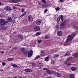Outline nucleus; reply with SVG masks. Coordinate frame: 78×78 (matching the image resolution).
Here are the masks:
<instances>
[{
	"label": "nucleus",
	"mask_w": 78,
	"mask_h": 78,
	"mask_svg": "<svg viewBox=\"0 0 78 78\" xmlns=\"http://www.w3.org/2000/svg\"><path fill=\"white\" fill-rule=\"evenodd\" d=\"M75 34V33L73 32L72 34H71L70 35L68 36L67 39L66 40V42L64 44V46L69 45L70 44L69 41H71V40L73 39Z\"/></svg>",
	"instance_id": "obj_1"
},
{
	"label": "nucleus",
	"mask_w": 78,
	"mask_h": 78,
	"mask_svg": "<svg viewBox=\"0 0 78 78\" xmlns=\"http://www.w3.org/2000/svg\"><path fill=\"white\" fill-rule=\"evenodd\" d=\"M66 21L67 20L65 19L61 20V27H64L66 25Z\"/></svg>",
	"instance_id": "obj_2"
},
{
	"label": "nucleus",
	"mask_w": 78,
	"mask_h": 78,
	"mask_svg": "<svg viewBox=\"0 0 78 78\" xmlns=\"http://www.w3.org/2000/svg\"><path fill=\"white\" fill-rule=\"evenodd\" d=\"M5 20L3 19L0 20V25H5Z\"/></svg>",
	"instance_id": "obj_3"
},
{
	"label": "nucleus",
	"mask_w": 78,
	"mask_h": 78,
	"mask_svg": "<svg viewBox=\"0 0 78 78\" xmlns=\"http://www.w3.org/2000/svg\"><path fill=\"white\" fill-rule=\"evenodd\" d=\"M4 9L6 11H11L12 10V9L11 7L8 6H6L4 8Z\"/></svg>",
	"instance_id": "obj_4"
},
{
	"label": "nucleus",
	"mask_w": 78,
	"mask_h": 78,
	"mask_svg": "<svg viewBox=\"0 0 78 78\" xmlns=\"http://www.w3.org/2000/svg\"><path fill=\"white\" fill-rule=\"evenodd\" d=\"M34 30L35 31H39L41 30V28L39 26H35L34 28Z\"/></svg>",
	"instance_id": "obj_5"
},
{
	"label": "nucleus",
	"mask_w": 78,
	"mask_h": 78,
	"mask_svg": "<svg viewBox=\"0 0 78 78\" xmlns=\"http://www.w3.org/2000/svg\"><path fill=\"white\" fill-rule=\"evenodd\" d=\"M33 51L32 50H30L28 52V56L29 58H30L33 55Z\"/></svg>",
	"instance_id": "obj_6"
},
{
	"label": "nucleus",
	"mask_w": 78,
	"mask_h": 78,
	"mask_svg": "<svg viewBox=\"0 0 78 78\" xmlns=\"http://www.w3.org/2000/svg\"><path fill=\"white\" fill-rule=\"evenodd\" d=\"M28 20L29 22H32L33 20V17L31 15H30L28 16Z\"/></svg>",
	"instance_id": "obj_7"
},
{
	"label": "nucleus",
	"mask_w": 78,
	"mask_h": 78,
	"mask_svg": "<svg viewBox=\"0 0 78 78\" xmlns=\"http://www.w3.org/2000/svg\"><path fill=\"white\" fill-rule=\"evenodd\" d=\"M35 23L37 25H39L41 23V21L40 19H37Z\"/></svg>",
	"instance_id": "obj_8"
},
{
	"label": "nucleus",
	"mask_w": 78,
	"mask_h": 78,
	"mask_svg": "<svg viewBox=\"0 0 78 78\" xmlns=\"http://www.w3.org/2000/svg\"><path fill=\"white\" fill-rule=\"evenodd\" d=\"M57 34L58 36H61L62 35V31H58L57 32Z\"/></svg>",
	"instance_id": "obj_9"
},
{
	"label": "nucleus",
	"mask_w": 78,
	"mask_h": 78,
	"mask_svg": "<svg viewBox=\"0 0 78 78\" xmlns=\"http://www.w3.org/2000/svg\"><path fill=\"white\" fill-rule=\"evenodd\" d=\"M36 64H37V67H38L41 68L43 66L42 64H41L40 62H37L36 63Z\"/></svg>",
	"instance_id": "obj_10"
},
{
	"label": "nucleus",
	"mask_w": 78,
	"mask_h": 78,
	"mask_svg": "<svg viewBox=\"0 0 78 78\" xmlns=\"http://www.w3.org/2000/svg\"><path fill=\"white\" fill-rule=\"evenodd\" d=\"M54 74L55 76H58V77H60L61 76V74H59L57 72H55L54 73Z\"/></svg>",
	"instance_id": "obj_11"
},
{
	"label": "nucleus",
	"mask_w": 78,
	"mask_h": 78,
	"mask_svg": "<svg viewBox=\"0 0 78 78\" xmlns=\"http://www.w3.org/2000/svg\"><path fill=\"white\" fill-rule=\"evenodd\" d=\"M70 69L72 71H75V70H77V68L75 67H71L70 68Z\"/></svg>",
	"instance_id": "obj_12"
},
{
	"label": "nucleus",
	"mask_w": 78,
	"mask_h": 78,
	"mask_svg": "<svg viewBox=\"0 0 78 78\" xmlns=\"http://www.w3.org/2000/svg\"><path fill=\"white\" fill-rule=\"evenodd\" d=\"M50 35L49 34H48L47 35H45L44 36H43V38H44L45 39H48V38H50Z\"/></svg>",
	"instance_id": "obj_13"
},
{
	"label": "nucleus",
	"mask_w": 78,
	"mask_h": 78,
	"mask_svg": "<svg viewBox=\"0 0 78 78\" xmlns=\"http://www.w3.org/2000/svg\"><path fill=\"white\" fill-rule=\"evenodd\" d=\"M12 3H19L20 2V0H12Z\"/></svg>",
	"instance_id": "obj_14"
},
{
	"label": "nucleus",
	"mask_w": 78,
	"mask_h": 78,
	"mask_svg": "<svg viewBox=\"0 0 78 78\" xmlns=\"http://www.w3.org/2000/svg\"><path fill=\"white\" fill-rule=\"evenodd\" d=\"M25 71L27 72H31L33 71V70L31 69H25Z\"/></svg>",
	"instance_id": "obj_15"
},
{
	"label": "nucleus",
	"mask_w": 78,
	"mask_h": 78,
	"mask_svg": "<svg viewBox=\"0 0 78 78\" xmlns=\"http://www.w3.org/2000/svg\"><path fill=\"white\" fill-rule=\"evenodd\" d=\"M65 65H66V66H72V64L70 63H68L67 62H66V61H65Z\"/></svg>",
	"instance_id": "obj_16"
},
{
	"label": "nucleus",
	"mask_w": 78,
	"mask_h": 78,
	"mask_svg": "<svg viewBox=\"0 0 78 78\" xmlns=\"http://www.w3.org/2000/svg\"><path fill=\"white\" fill-rule=\"evenodd\" d=\"M73 56L74 57V58H78V53H75L73 55Z\"/></svg>",
	"instance_id": "obj_17"
},
{
	"label": "nucleus",
	"mask_w": 78,
	"mask_h": 78,
	"mask_svg": "<svg viewBox=\"0 0 78 78\" xmlns=\"http://www.w3.org/2000/svg\"><path fill=\"white\" fill-rule=\"evenodd\" d=\"M70 78H75V76L74 74H71L69 76Z\"/></svg>",
	"instance_id": "obj_18"
},
{
	"label": "nucleus",
	"mask_w": 78,
	"mask_h": 78,
	"mask_svg": "<svg viewBox=\"0 0 78 78\" xmlns=\"http://www.w3.org/2000/svg\"><path fill=\"white\" fill-rule=\"evenodd\" d=\"M45 55V52H43L41 55V56H44Z\"/></svg>",
	"instance_id": "obj_19"
},
{
	"label": "nucleus",
	"mask_w": 78,
	"mask_h": 78,
	"mask_svg": "<svg viewBox=\"0 0 78 78\" xmlns=\"http://www.w3.org/2000/svg\"><path fill=\"white\" fill-rule=\"evenodd\" d=\"M5 15V12H2L1 14V17H4Z\"/></svg>",
	"instance_id": "obj_20"
},
{
	"label": "nucleus",
	"mask_w": 78,
	"mask_h": 78,
	"mask_svg": "<svg viewBox=\"0 0 78 78\" xmlns=\"http://www.w3.org/2000/svg\"><path fill=\"white\" fill-rule=\"evenodd\" d=\"M70 55V53L69 52H67L66 54L64 56H69Z\"/></svg>",
	"instance_id": "obj_21"
},
{
	"label": "nucleus",
	"mask_w": 78,
	"mask_h": 78,
	"mask_svg": "<svg viewBox=\"0 0 78 78\" xmlns=\"http://www.w3.org/2000/svg\"><path fill=\"white\" fill-rule=\"evenodd\" d=\"M26 14V12H24L23 14H22L20 16V17H23V16H25Z\"/></svg>",
	"instance_id": "obj_22"
},
{
	"label": "nucleus",
	"mask_w": 78,
	"mask_h": 78,
	"mask_svg": "<svg viewBox=\"0 0 78 78\" xmlns=\"http://www.w3.org/2000/svg\"><path fill=\"white\" fill-rule=\"evenodd\" d=\"M41 34V32H37V33L36 34V36H39V35H40V34Z\"/></svg>",
	"instance_id": "obj_23"
},
{
	"label": "nucleus",
	"mask_w": 78,
	"mask_h": 78,
	"mask_svg": "<svg viewBox=\"0 0 78 78\" xmlns=\"http://www.w3.org/2000/svg\"><path fill=\"white\" fill-rule=\"evenodd\" d=\"M12 66L13 67H17V66L15 64H12Z\"/></svg>",
	"instance_id": "obj_24"
},
{
	"label": "nucleus",
	"mask_w": 78,
	"mask_h": 78,
	"mask_svg": "<svg viewBox=\"0 0 78 78\" xmlns=\"http://www.w3.org/2000/svg\"><path fill=\"white\" fill-rule=\"evenodd\" d=\"M60 20H61V18H59L57 17V23H58V22H59L60 21Z\"/></svg>",
	"instance_id": "obj_25"
},
{
	"label": "nucleus",
	"mask_w": 78,
	"mask_h": 78,
	"mask_svg": "<svg viewBox=\"0 0 78 78\" xmlns=\"http://www.w3.org/2000/svg\"><path fill=\"white\" fill-rule=\"evenodd\" d=\"M56 11H59V9H59V7H57L56 8H55Z\"/></svg>",
	"instance_id": "obj_26"
},
{
	"label": "nucleus",
	"mask_w": 78,
	"mask_h": 78,
	"mask_svg": "<svg viewBox=\"0 0 78 78\" xmlns=\"http://www.w3.org/2000/svg\"><path fill=\"white\" fill-rule=\"evenodd\" d=\"M8 20L9 22L11 21V20H12V18H11V17H9L8 18Z\"/></svg>",
	"instance_id": "obj_27"
},
{
	"label": "nucleus",
	"mask_w": 78,
	"mask_h": 78,
	"mask_svg": "<svg viewBox=\"0 0 78 78\" xmlns=\"http://www.w3.org/2000/svg\"><path fill=\"white\" fill-rule=\"evenodd\" d=\"M40 56H40L39 55H37L35 58V59H39V58H40Z\"/></svg>",
	"instance_id": "obj_28"
},
{
	"label": "nucleus",
	"mask_w": 78,
	"mask_h": 78,
	"mask_svg": "<svg viewBox=\"0 0 78 78\" xmlns=\"http://www.w3.org/2000/svg\"><path fill=\"white\" fill-rule=\"evenodd\" d=\"M12 17L13 19H14V18H16V15L13 14L12 15Z\"/></svg>",
	"instance_id": "obj_29"
},
{
	"label": "nucleus",
	"mask_w": 78,
	"mask_h": 78,
	"mask_svg": "<svg viewBox=\"0 0 78 78\" xmlns=\"http://www.w3.org/2000/svg\"><path fill=\"white\" fill-rule=\"evenodd\" d=\"M51 64L53 65L55 64V62L53 60H52L51 61Z\"/></svg>",
	"instance_id": "obj_30"
},
{
	"label": "nucleus",
	"mask_w": 78,
	"mask_h": 78,
	"mask_svg": "<svg viewBox=\"0 0 78 78\" xmlns=\"http://www.w3.org/2000/svg\"><path fill=\"white\" fill-rule=\"evenodd\" d=\"M13 59H12V58H9L8 59V61H12Z\"/></svg>",
	"instance_id": "obj_31"
},
{
	"label": "nucleus",
	"mask_w": 78,
	"mask_h": 78,
	"mask_svg": "<svg viewBox=\"0 0 78 78\" xmlns=\"http://www.w3.org/2000/svg\"><path fill=\"white\" fill-rule=\"evenodd\" d=\"M46 72H47V73H50V70L48 69H46Z\"/></svg>",
	"instance_id": "obj_32"
},
{
	"label": "nucleus",
	"mask_w": 78,
	"mask_h": 78,
	"mask_svg": "<svg viewBox=\"0 0 78 78\" xmlns=\"http://www.w3.org/2000/svg\"><path fill=\"white\" fill-rule=\"evenodd\" d=\"M42 41L41 40H39L38 41V44H41V43L42 42Z\"/></svg>",
	"instance_id": "obj_33"
},
{
	"label": "nucleus",
	"mask_w": 78,
	"mask_h": 78,
	"mask_svg": "<svg viewBox=\"0 0 78 78\" xmlns=\"http://www.w3.org/2000/svg\"><path fill=\"white\" fill-rule=\"evenodd\" d=\"M45 61H48V57H47L45 58Z\"/></svg>",
	"instance_id": "obj_34"
},
{
	"label": "nucleus",
	"mask_w": 78,
	"mask_h": 78,
	"mask_svg": "<svg viewBox=\"0 0 78 78\" xmlns=\"http://www.w3.org/2000/svg\"><path fill=\"white\" fill-rule=\"evenodd\" d=\"M55 28L56 29V30H58L59 29V26L58 25L56 26L55 27Z\"/></svg>",
	"instance_id": "obj_35"
},
{
	"label": "nucleus",
	"mask_w": 78,
	"mask_h": 78,
	"mask_svg": "<svg viewBox=\"0 0 78 78\" xmlns=\"http://www.w3.org/2000/svg\"><path fill=\"white\" fill-rule=\"evenodd\" d=\"M44 5H45V4H44V5H42V8H46V7H47V6H44Z\"/></svg>",
	"instance_id": "obj_36"
},
{
	"label": "nucleus",
	"mask_w": 78,
	"mask_h": 78,
	"mask_svg": "<svg viewBox=\"0 0 78 78\" xmlns=\"http://www.w3.org/2000/svg\"><path fill=\"white\" fill-rule=\"evenodd\" d=\"M61 20H63V16L62 15H61L60 17Z\"/></svg>",
	"instance_id": "obj_37"
},
{
	"label": "nucleus",
	"mask_w": 78,
	"mask_h": 78,
	"mask_svg": "<svg viewBox=\"0 0 78 78\" xmlns=\"http://www.w3.org/2000/svg\"><path fill=\"white\" fill-rule=\"evenodd\" d=\"M22 51H23L25 50V49L23 48H22L21 49Z\"/></svg>",
	"instance_id": "obj_38"
},
{
	"label": "nucleus",
	"mask_w": 78,
	"mask_h": 78,
	"mask_svg": "<svg viewBox=\"0 0 78 78\" xmlns=\"http://www.w3.org/2000/svg\"><path fill=\"white\" fill-rule=\"evenodd\" d=\"M58 55L57 54V55H54V57L55 58H57V57H58Z\"/></svg>",
	"instance_id": "obj_39"
},
{
	"label": "nucleus",
	"mask_w": 78,
	"mask_h": 78,
	"mask_svg": "<svg viewBox=\"0 0 78 78\" xmlns=\"http://www.w3.org/2000/svg\"><path fill=\"white\" fill-rule=\"evenodd\" d=\"M2 64L3 66H5L6 65V63L3 62L2 63Z\"/></svg>",
	"instance_id": "obj_40"
},
{
	"label": "nucleus",
	"mask_w": 78,
	"mask_h": 78,
	"mask_svg": "<svg viewBox=\"0 0 78 78\" xmlns=\"http://www.w3.org/2000/svg\"><path fill=\"white\" fill-rule=\"evenodd\" d=\"M47 11H48V10H47V9H45L44 10V13H46Z\"/></svg>",
	"instance_id": "obj_41"
},
{
	"label": "nucleus",
	"mask_w": 78,
	"mask_h": 78,
	"mask_svg": "<svg viewBox=\"0 0 78 78\" xmlns=\"http://www.w3.org/2000/svg\"><path fill=\"white\" fill-rule=\"evenodd\" d=\"M41 1L44 3H46V1L45 0H41Z\"/></svg>",
	"instance_id": "obj_42"
},
{
	"label": "nucleus",
	"mask_w": 78,
	"mask_h": 78,
	"mask_svg": "<svg viewBox=\"0 0 78 78\" xmlns=\"http://www.w3.org/2000/svg\"><path fill=\"white\" fill-rule=\"evenodd\" d=\"M21 10L22 12H24V11H25V9H22Z\"/></svg>",
	"instance_id": "obj_43"
},
{
	"label": "nucleus",
	"mask_w": 78,
	"mask_h": 78,
	"mask_svg": "<svg viewBox=\"0 0 78 78\" xmlns=\"http://www.w3.org/2000/svg\"><path fill=\"white\" fill-rule=\"evenodd\" d=\"M38 5H41V2H38Z\"/></svg>",
	"instance_id": "obj_44"
},
{
	"label": "nucleus",
	"mask_w": 78,
	"mask_h": 78,
	"mask_svg": "<svg viewBox=\"0 0 78 78\" xmlns=\"http://www.w3.org/2000/svg\"><path fill=\"white\" fill-rule=\"evenodd\" d=\"M60 1L61 3H62V2H63L64 0H60Z\"/></svg>",
	"instance_id": "obj_45"
},
{
	"label": "nucleus",
	"mask_w": 78,
	"mask_h": 78,
	"mask_svg": "<svg viewBox=\"0 0 78 78\" xmlns=\"http://www.w3.org/2000/svg\"><path fill=\"white\" fill-rule=\"evenodd\" d=\"M46 78H52V77H51V76H49L48 77H46Z\"/></svg>",
	"instance_id": "obj_46"
},
{
	"label": "nucleus",
	"mask_w": 78,
	"mask_h": 78,
	"mask_svg": "<svg viewBox=\"0 0 78 78\" xmlns=\"http://www.w3.org/2000/svg\"><path fill=\"white\" fill-rule=\"evenodd\" d=\"M13 8L15 9H17V8L15 6H14L13 7Z\"/></svg>",
	"instance_id": "obj_47"
},
{
	"label": "nucleus",
	"mask_w": 78,
	"mask_h": 78,
	"mask_svg": "<svg viewBox=\"0 0 78 78\" xmlns=\"http://www.w3.org/2000/svg\"><path fill=\"white\" fill-rule=\"evenodd\" d=\"M43 70H47V68H43Z\"/></svg>",
	"instance_id": "obj_48"
},
{
	"label": "nucleus",
	"mask_w": 78,
	"mask_h": 78,
	"mask_svg": "<svg viewBox=\"0 0 78 78\" xmlns=\"http://www.w3.org/2000/svg\"><path fill=\"white\" fill-rule=\"evenodd\" d=\"M17 77V76H15L14 77V78H16Z\"/></svg>",
	"instance_id": "obj_49"
},
{
	"label": "nucleus",
	"mask_w": 78,
	"mask_h": 78,
	"mask_svg": "<svg viewBox=\"0 0 78 78\" xmlns=\"http://www.w3.org/2000/svg\"><path fill=\"white\" fill-rule=\"evenodd\" d=\"M67 61H69V58H67Z\"/></svg>",
	"instance_id": "obj_50"
},
{
	"label": "nucleus",
	"mask_w": 78,
	"mask_h": 78,
	"mask_svg": "<svg viewBox=\"0 0 78 78\" xmlns=\"http://www.w3.org/2000/svg\"><path fill=\"white\" fill-rule=\"evenodd\" d=\"M1 53H4V52L3 51H1Z\"/></svg>",
	"instance_id": "obj_51"
},
{
	"label": "nucleus",
	"mask_w": 78,
	"mask_h": 78,
	"mask_svg": "<svg viewBox=\"0 0 78 78\" xmlns=\"http://www.w3.org/2000/svg\"><path fill=\"white\" fill-rule=\"evenodd\" d=\"M16 21H13V23H16Z\"/></svg>",
	"instance_id": "obj_52"
},
{
	"label": "nucleus",
	"mask_w": 78,
	"mask_h": 78,
	"mask_svg": "<svg viewBox=\"0 0 78 78\" xmlns=\"http://www.w3.org/2000/svg\"><path fill=\"white\" fill-rule=\"evenodd\" d=\"M8 28H7V27H5V29H7Z\"/></svg>",
	"instance_id": "obj_53"
},
{
	"label": "nucleus",
	"mask_w": 78,
	"mask_h": 78,
	"mask_svg": "<svg viewBox=\"0 0 78 78\" xmlns=\"http://www.w3.org/2000/svg\"><path fill=\"white\" fill-rule=\"evenodd\" d=\"M25 55H27V53H25Z\"/></svg>",
	"instance_id": "obj_54"
},
{
	"label": "nucleus",
	"mask_w": 78,
	"mask_h": 78,
	"mask_svg": "<svg viewBox=\"0 0 78 78\" xmlns=\"http://www.w3.org/2000/svg\"><path fill=\"white\" fill-rule=\"evenodd\" d=\"M2 5L1 2H0V6Z\"/></svg>",
	"instance_id": "obj_55"
},
{
	"label": "nucleus",
	"mask_w": 78,
	"mask_h": 78,
	"mask_svg": "<svg viewBox=\"0 0 78 78\" xmlns=\"http://www.w3.org/2000/svg\"><path fill=\"white\" fill-rule=\"evenodd\" d=\"M6 22L7 23H8V21H6Z\"/></svg>",
	"instance_id": "obj_56"
}]
</instances>
